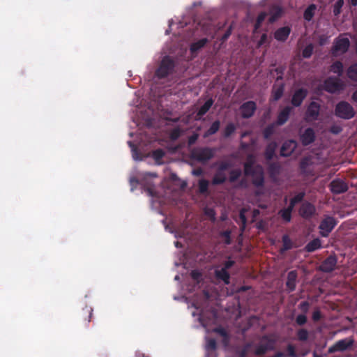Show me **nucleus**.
I'll return each mask as SVG.
<instances>
[{"instance_id": "f257e3e1", "label": "nucleus", "mask_w": 357, "mask_h": 357, "mask_svg": "<svg viewBox=\"0 0 357 357\" xmlns=\"http://www.w3.org/2000/svg\"><path fill=\"white\" fill-rule=\"evenodd\" d=\"M175 66L176 63L174 59L166 55L162 59L158 68L155 70V75L159 79L166 78L173 73Z\"/></svg>"}, {"instance_id": "f03ea898", "label": "nucleus", "mask_w": 357, "mask_h": 357, "mask_svg": "<svg viewBox=\"0 0 357 357\" xmlns=\"http://www.w3.org/2000/svg\"><path fill=\"white\" fill-rule=\"evenodd\" d=\"M215 149L209 147H195L190 151L192 159L199 162H206L213 158Z\"/></svg>"}, {"instance_id": "7ed1b4c3", "label": "nucleus", "mask_w": 357, "mask_h": 357, "mask_svg": "<svg viewBox=\"0 0 357 357\" xmlns=\"http://www.w3.org/2000/svg\"><path fill=\"white\" fill-rule=\"evenodd\" d=\"M355 114L353 107L346 101H340L335 106V114L339 118L351 119Z\"/></svg>"}, {"instance_id": "20e7f679", "label": "nucleus", "mask_w": 357, "mask_h": 357, "mask_svg": "<svg viewBox=\"0 0 357 357\" xmlns=\"http://www.w3.org/2000/svg\"><path fill=\"white\" fill-rule=\"evenodd\" d=\"M350 41L348 38L339 36L335 39L331 53L333 56H337L346 53L349 47Z\"/></svg>"}, {"instance_id": "39448f33", "label": "nucleus", "mask_w": 357, "mask_h": 357, "mask_svg": "<svg viewBox=\"0 0 357 357\" xmlns=\"http://www.w3.org/2000/svg\"><path fill=\"white\" fill-rule=\"evenodd\" d=\"M323 88L326 91L334 93L342 90L344 84L337 77H330L324 82Z\"/></svg>"}, {"instance_id": "423d86ee", "label": "nucleus", "mask_w": 357, "mask_h": 357, "mask_svg": "<svg viewBox=\"0 0 357 357\" xmlns=\"http://www.w3.org/2000/svg\"><path fill=\"white\" fill-rule=\"evenodd\" d=\"M274 349V341L268 337L267 335H264L261 338V342L255 346L254 354L256 356L264 355L268 351Z\"/></svg>"}, {"instance_id": "0eeeda50", "label": "nucleus", "mask_w": 357, "mask_h": 357, "mask_svg": "<svg viewBox=\"0 0 357 357\" xmlns=\"http://www.w3.org/2000/svg\"><path fill=\"white\" fill-rule=\"evenodd\" d=\"M336 225V221L334 218L327 216L321 220L319 228L320 234L323 237H327Z\"/></svg>"}, {"instance_id": "6e6552de", "label": "nucleus", "mask_w": 357, "mask_h": 357, "mask_svg": "<svg viewBox=\"0 0 357 357\" xmlns=\"http://www.w3.org/2000/svg\"><path fill=\"white\" fill-rule=\"evenodd\" d=\"M331 192L334 195H340L346 192L348 189L347 183L341 178L333 179L329 185Z\"/></svg>"}, {"instance_id": "1a4fd4ad", "label": "nucleus", "mask_w": 357, "mask_h": 357, "mask_svg": "<svg viewBox=\"0 0 357 357\" xmlns=\"http://www.w3.org/2000/svg\"><path fill=\"white\" fill-rule=\"evenodd\" d=\"M308 91L305 88H299L296 89L292 95L291 103L295 107H300L303 100L306 98Z\"/></svg>"}, {"instance_id": "9d476101", "label": "nucleus", "mask_w": 357, "mask_h": 357, "mask_svg": "<svg viewBox=\"0 0 357 357\" xmlns=\"http://www.w3.org/2000/svg\"><path fill=\"white\" fill-rule=\"evenodd\" d=\"M354 344L352 339H342L336 342L333 346L329 347L328 353L333 354L337 351H344L350 348Z\"/></svg>"}, {"instance_id": "9b49d317", "label": "nucleus", "mask_w": 357, "mask_h": 357, "mask_svg": "<svg viewBox=\"0 0 357 357\" xmlns=\"http://www.w3.org/2000/svg\"><path fill=\"white\" fill-rule=\"evenodd\" d=\"M320 112V105L314 101L311 102L306 110L305 120L313 121L318 119Z\"/></svg>"}, {"instance_id": "f8f14e48", "label": "nucleus", "mask_w": 357, "mask_h": 357, "mask_svg": "<svg viewBox=\"0 0 357 357\" xmlns=\"http://www.w3.org/2000/svg\"><path fill=\"white\" fill-rule=\"evenodd\" d=\"M257 109V105L252 100L243 103L240 107L241 116L244 119H249L253 116Z\"/></svg>"}, {"instance_id": "ddd939ff", "label": "nucleus", "mask_w": 357, "mask_h": 357, "mask_svg": "<svg viewBox=\"0 0 357 357\" xmlns=\"http://www.w3.org/2000/svg\"><path fill=\"white\" fill-rule=\"evenodd\" d=\"M337 259L335 255H330L319 266V270L324 273H331L335 270Z\"/></svg>"}, {"instance_id": "4468645a", "label": "nucleus", "mask_w": 357, "mask_h": 357, "mask_svg": "<svg viewBox=\"0 0 357 357\" xmlns=\"http://www.w3.org/2000/svg\"><path fill=\"white\" fill-rule=\"evenodd\" d=\"M256 160L255 157L252 154L248 155L246 158V161L245 162L244 167V174L245 176H249L250 174H254L256 171L259 170L257 169V165L254 167L255 164Z\"/></svg>"}, {"instance_id": "2eb2a0df", "label": "nucleus", "mask_w": 357, "mask_h": 357, "mask_svg": "<svg viewBox=\"0 0 357 357\" xmlns=\"http://www.w3.org/2000/svg\"><path fill=\"white\" fill-rule=\"evenodd\" d=\"M297 146V143L295 140L289 139L285 141L280 149V155L283 157H288L291 155Z\"/></svg>"}, {"instance_id": "dca6fc26", "label": "nucleus", "mask_w": 357, "mask_h": 357, "mask_svg": "<svg viewBox=\"0 0 357 357\" xmlns=\"http://www.w3.org/2000/svg\"><path fill=\"white\" fill-rule=\"evenodd\" d=\"M259 170L256 171L254 174H250L252 177V183L257 188H263L264 185V174L263 168L261 165H257Z\"/></svg>"}, {"instance_id": "f3484780", "label": "nucleus", "mask_w": 357, "mask_h": 357, "mask_svg": "<svg viewBox=\"0 0 357 357\" xmlns=\"http://www.w3.org/2000/svg\"><path fill=\"white\" fill-rule=\"evenodd\" d=\"M315 213V207L310 202H304L300 207L299 214L305 219L310 218Z\"/></svg>"}, {"instance_id": "a211bd4d", "label": "nucleus", "mask_w": 357, "mask_h": 357, "mask_svg": "<svg viewBox=\"0 0 357 357\" xmlns=\"http://www.w3.org/2000/svg\"><path fill=\"white\" fill-rule=\"evenodd\" d=\"M291 27L289 26L278 28L274 32V38L279 42H285L291 33Z\"/></svg>"}, {"instance_id": "6ab92c4d", "label": "nucleus", "mask_w": 357, "mask_h": 357, "mask_svg": "<svg viewBox=\"0 0 357 357\" xmlns=\"http://www.w3.org/2000/svg\"><path fill=\"white\" fill-rule=\"evenodd\" d=\"M301 141L303 146H307L315 140V133L312 128H308L301 135Z\"/></svg>"}, {"instance_id": "aec40b11", "label": "nucleus", "mask_w": 357, "mask_h": 357, "mask_svg": "<svg viewBox=\"0 0 357 357\" xmlns=\"http://www.w3.org/2000/svg\"><path fill=\"white\" fill-rule=\"evenodd\" d=\"M292 111V107L286 106L278 114L275 123L277 126L284 125L289 119V115Z\"/></svg>"}, {"instance_id": "412c9836", "label": "nucleus", "mask_w": 357, "mask_h": 357, "mask_svg": "<svg viewBox=\"0 0 357 357\" xmlns=\"http://www.w3.org/2000/svg\"><path fill=\"white\" fill-rule=\"evenodd\" d=\"M298 273L296 271H291L287 274L286 287L289 292L296 289Z\"/></svg>"}, {"instance_id": "4be33fe9", "label": "nucleus", "mask_w": 357, "mask_h": 357, "mask_svg": "<svg viewBox=\"0 0 357 357\" xmlns=\"http://www.w3.org/2000/svg\"><path fill=\"white\" fill-rule=\"evenodd\" d=\"M282 13L283 10L281 6L278 5H273L268 10V15H270L268 22L270 23L275 22L282 16Z\"/></svg>"}, {"instance_id": "5701e85b", "label": "nucleus", "mask_w": 357, "mask_h": 357, "mask_svg": "<svg viewBox=\"0 0 357 357\" xmlns=\"http://www.w3.org/2000/svg\"><path fill=\"white\" fill-rule=\"evenodd\" d=\"M267 170L270 178L275 180L280 173L281 166L277 162H272L268 164Z\"/></svg>"}, {"instance_id": "b1692460", "label": "nucleus", "mask_w": 357, "mask_h": 357, "mask_svg": "<svg viewBox=\"0 0 357 357\" xmlns=\"http://www.w3.org/2000/svg\"><path fill=\"white\" fill-rule=\"evenodd\" d=\"M277 148L278 144L275 142H271L267 144L264 151V156L266 160L269 161L273 158Z\"/></svg>"}, {"instance_id": "393cba45", "label": "nucleus", "mask_w": 357, "mask_h": 357, "mask_svg": "<svg viewBox=\"0 0 357 357\" xmlns=\"http://www.w3.org/2000/svg\"><path fill=\"white\" fill-rule=\"evenodd\" d=\"M215 275L218 280L222 281L225 284L230 283V275L229 272L223 268L216 269Z\"/></svg>"}, {"instance_id": "a878e982", "label": "nucleus", "mask_w": 357, "mask_h": 357, "mask_svg": "<svg viewBox=\"0 0 357 357\" xmlns=\"http://www.w3.org/2000/svg\"><path fill=\"white\" fill-rule=\"evenodd\" d=\"M208 41V40L206 38H204L192 43L190 47V52L192 54H197L202 48H203L206 45Z\"/></svg>"}, {"instance_id": "bb28decb", "label": "nucleus", "mask_w": 357, "mask_h": 357, "mask_svg": "<svg viewBox=\"0 0 357 357\" xmlns=\"http://www.w3.org/2000/svg\"><path fill=\"white\" fill-rule=\"evenodd\" d=\"M227 181V177L225 172L217 169L213 179L212 184L215 185L223 184Z\"/></svg>"}, {"instance_id": "cd10ccee", "label": "nucleus", "mask_w": 357, "mask_h": 357, "mask_svg": "<svg viewBox=\"0 0 357 357\" xmlns=\"http://www.w3.org/2000/svg\"><path fill=\"white\" fill-rule=\"evenodd\" d=\"M347 76L351 82L357 83V63L351 64L347 68Z\"/></svg>"}, {"instance_id": "c85d7f7f", "label": "nucleus", "mask_w": 357, "mask_h": 357, "mask_svg": "<svg viewBox=\"0 0 357 357\" xmlns=\"http://www.w3.org/2000/svg\"><path fill=\"white\" fill-rule=\"evenodd\" d=\"M317 6L315 4H310L307 7L303 13V18L305 20L310 22L312 20L315 14Z\"/></svg>"}, {"instance_id": "c756f323", "label": "nucleus", "mask_w": 357, "mask_h": 357, "mask_svg": "<svg viewBox=\"0 0 357 357\" xmlns=\"http://www.w3.org/2000/svg\"><path fill=\"white\" fill-rule=\"evenodd\" d=\"M321 246V241L319 238H314L310 241L306 245H305V250L308 252H312L319 248H320Z\"/></svg>"}, {"instance_id": "7c9ffc66", "label": "nucleus", "mask_w": 357, "mask_h": 357, "mask_svg": "<svg viewBox=\"0 0 357 357\" xmlns=\"http://www.w3.org/2000/svg\"><path fill=\"white\" fill-rule=\"evenodd\" d=\"M213 104V100L212 98H209L208 100H207L198 110L197 116L201 117L206 114L208 112L210 108L212 107Z\"/></svg>"}, {"instance_id": "2f4dec72", "label": "nucleus", "mask_w": 357, "mask_h": 357, "mask_svg": "<svg viewBox=\"0 0 357 357\" xmlns=\"http://www.w3.org/2000/svg\"><path fill=\"white\" fill-rule=\"evenodd\" d=\"M343 64L340 61H336L331 64L330 66L331 72L337 74L339 77L342 76L343 74Z\"/></svg>"}, {"instance_id": "473e14b6", "label": "nucleus", "mask_w": 357, "mask_h": 357, "mask_svg": "<svg viewBox=\"0 0 357 357\" xmlns=\"http://www.w3.org/2000/svg\"><path fill=\"white\" fill-rule=\"evenodd\" d=\"M220 122L219 120H216L210 126V128L204 132V137H208L211 135L215 134L220 129Z\"/></svg>"}, {"instance_id": "72a5a7b5", "label": "nucleus", "mask_w": 357, "mask_h": 357, "mask_svg": "<svg viewBox=\"0 0 357 357\" xmlns=\"http://www.w3.org/2000/svg\"><path fill=\"white\" fill-rule=\"evenodd\" d=\"M284 86L283 84H281L280 86L277 87H273L272 91V97L274 101H278L280 100L284 93Z\"/></svg>"}, {"instance_id": "f704fd0d", "label": "nucleus", "mask_w": 357, "mask_h": 357, "mask_svg": "<svg viewBox=\"0 0 357 357\" xmlns=\"http://www.w3.org/2000/svg\"><path fill=\"white\" fill-rule=\"evenodd\" d=\"M276 123H273L268 125L263 130V137L265 139H268L275 132Z\"/></svg>"}, {"instance_id": "c9c22d12", "label": "nucleus", "mask_w": 357, "mask_h": 357, "mask_svg": "<svg viewBox=\"0 0 357 357\" xmlns=\"http://www.w3.org/2000/svg\"><path fill=\"white\" fill-rule=\"evenodd\" d=\"M128 144L129 146L131 148L132 155L133 159L135 160H142V154H141L139 150L137 147V146L135 145L130 141H129L128 142Z\"/></svg>"}, {"instance_id": "e433bc0d", "label": "nucleus", "mask_w": 357, "mask_h": 357, "mask_svg": "<svg viewBox=\"0 0 357 357\" xmlns=\"http://www.w3.org/2000/svg\"><path fill=\"white\" fill-rule=\"evenodd\" d=\"M282 248H281V252H284L292 248L293 244L292 241L289 237L288 235H284L282 236Z\"/></svg>"}, {"instance_id": "4c0bfd02", "label": "nucleus", "mask_w": 357, "mask_h": 357, "mask_svg": "<svg viewBox=\"0 0 357 357\" xmlns=\"http://www.w3.org/2000/svg\"><path fill=\"white\" fill-rule=\"evenodd\" d=\"M242 172L240 169H234L229 172V181L230 183L236 182L241 176Z\"/></svg>"}, {"instance_id": "58836bf2", "label": "nucleus", "mask_w": 357, "mask_h": 357, "mask_svg": "<svg viewBox=\"0 0 357 357\" xmlns=\"http://www.w3.org/2000/svg\"><path fill=\"white\" fill-rule=\"evenodd\" d=\"M344 3V0H337L334 3L333 8V13L335 17H337L341 13Z\"/></svg>"}, {"instance_id": "ea45409f", "label": "nucleus", "mask_w": 357, "mask_h": 357, "mask_svg": "<svg viewBox=\"0 0 357 357\" xmlns=\"http://www.w3.org/2000/svg\"><path fill=\"white\" fill-rule=\"evenodd\" d=\"M236 128L233 123H229L224 129L223 136L226 138L230 137L235 132Z\"/></svg>"}, {"instance_id": "a19ab883", "label": "nucleus", "mask_w": 357, "mask_h": 357, "mask_svg": "<svg viewBox=\"0 0 357 357\" xmlns=\"http://www.w3.org/2000/svg\"><path fill=\"white\" fill-rule=\"evenodd\" d=\"M278 214L285 222H289L291 220V213L285 208L280 210Z\"/></svg>"}, {"instance_id": "79ce46f5", "label": "nucleus", "mask_w": 357, "mask_h": 357, "mask_svg": "<svg viewBox=\"0 0 357 357\" xmlns=\"http://www.w3.org/2000/svg\"><path fill=\"white\" fill-rule=\"evenodd\" d=\"M297 337L300 341H306L308 339V331L305 328H301L297 331Z\"/></svg>"}, {"instance_id": "37998d69", "label": "nucleus", "mask_w": 357, "mask_h": 357, "mask_svg": "<svg viewBox=\"0 0 357 357\" xmlns=\"http://www.w3.org/2000/svg\"><path fill=\"white\" fill-rule=\"evenodd\" d=\"M266 15H267V13L266 12H261L258 15V16L257 17L256 22L255 24V30H257V29H259L261 26V24L266 19Z\"/></svg>"}, {"instance_id": "c03bdc74", "label": "nucleus", "mask_w": 357, "mask_h": 357, "mask_svg": "<svg viewBox=\"0 0 357 357\" xmlns=\"http://www.w3.org/2000/svg\"><path fill=\"white\" fill-rule=\"evenodd\" d=\"M198 187L201 193H206L208 189V181L204 178L199 180Z\"/></svg>"}, {"instance_id": "a18cd8bd", "label": "nucleus", "mask_w": 357, "mask_h": 357, "mask_svg": "<svg viewBox=\"0 0 357 357\" xmlns=\"http://www.w3.org/2000/svg\"><path fill=\"white\" fill-rule=\"evenodd\" d=\"M92 312L93 310L89 307H86L82 310V317L84 319V321L90 322L92 317Z\"/></svg>"}, {"instance_id": "49530a36", "label": "nucleus", "mask_w": 357, "mask_h": 357, "mask_svg": "<svg viewBox=\"0 0 357 357\" xmlns=\"http://www.w3.org/2000/svg\"><path fill=\"white\" fill-rule=\"evenodd\" d=\"M313 50H314V47H313V45L312 44H309L307 45L303 50V52H302V55L304 58H306V59H308L310 58L312 54V52H313Z\"/></svg>"}, {"instance_id": "de8ad7c7", "label": "nucleus", "mask_w": 357, "mask_h": 357, "mask_svg": "<svg viewBox=\"0 0 357 357\" xmlns=\"http://www.w3.org/2000/svg\"><path fill=\"white\" fill-rule=\"evenodd\" d=\"M220 236L223 238L224 243L227 245H230L231 243V231L225 230L220 233Z\"/></svg>"}, {"instance_id": "09e8293b", "label": "nucleus", "mask_w": 357, "mask_h": 357, "mask_svg": "<svg viewBox=\"0 0 357 357\" xmlns=\"http://www.w3.org/2000/svg\"><path fill=\"white\" fill-rule=\"evenodd\" d=\"M271 38H269L268 37L267 33H263L261 36V38H260L259 40L257 43V46L258 47H261V46H262L264 45H268L270 44V43H271Z\"/></svg>"}, {"instance_id": "8fccbe9b", "label": "nucleus", "mask_w": 357, "mask_h": 357, "mask_svg": "<svg viewBox=\"0 0 357 357\" xmlns=\"http://www.w3.org/2000/svg\"><path fill=\"white\" fill-rule=\"evenodd\" d=\"M181 135V130L180 128L177 127V128L172 129L170 131L169 137H170L171 139L176 140L177 139H178L180 137Z\"/></svg>"}, {"instance_id": "3c124183", "label": "nucleus", "mask_w": 357, "mask_h": 357, "mask_svg": "<svg viewBox=\"0 0 357 357\" xmlns=\"http://www.w3.org/2000/svg\"><path fill=\"white\" fill-rule=\"evenodd\" d=\"M305 195V194L304 192H298L296 195L290 199V202L293 203L296 206V204L303 201Z\"/></svg>"}, {"instance_id": "603ef678", "label": "nucleus", "mask_w": 357, "mask_h": 357, "mask_svg": "<svg viewBox=\"0 0 357 357\" xmlns=\"http://www.w3.org/2000/svg\"><path fill=\"white\" fill-rule=\"evenodd\" d=\"M307 317L305 314H298L296 318V323L298 326H303L307 322Z\"/></svg>"}, {"instance_id": "864d4df0", "label": "nucleus", "mask_w": 357, "mask_h": 357, "mask_svg": "<svg viewBox=\"0 0 357 357\" xmlns=\"http://www.w3.org/2000/svg\"><path fill=\"white\" fill-rule=\"evenodd\" d=\"M287 354H286V356L298 357L296 352L295 347L293 344H289L287 345Z\"/></svg>"}, {"instance_id": "5fc2aeb1", "label": "nucleus", "mask_w": 357, "mask_h": 357, "mask_svg": "<svg viewBox=\"0 0 357 357\" xmlns=\"http://www.w3.org/2000/svg\"><path fill=\"white\" fill-rule=\"evenodd\" d=\"M298 308L301 310V311L303 312V314H306L310 309V303L307 301H303L301 302L299 305Z\"/></svg>"}, {"instance_id": "6e6d98bb", "label": "nucleus", "mask_w": 357, "mask_h": 357, "mask_svg": "<svg viewBox=\"0 0 357 357\" xmlns=\"http://www.w3.org/2000/svg\"><path fill=\"white\" fill-rule=\"evenodd\" d=\"M231 167V164L229 162H221L218 167V170L225 172L229 169Z\"/></svg>"}, {"instance_id": "4d7b16f0", "label": "nucleus", "mask_w": 357, "mask_h": 357, "mask_svg": "<svg viewBox=\"0 0 357 357\" xmlns=\"http://www.w3.org/2000/svg\"><path fill=\"white\" fill-rule=\"evenodd\" d=\"M217 347L216 342L214 339H210L207 341L206 348L208 351H213L215 350Z\"/></svg>"}, {"instance_id": "13d9d810", "label": "nucleus", "mask_w": 357, "mask_h": 357, "mask_svg": "<svg viewBox=\"0 0 357 357\" xmlns=\"http://www.w3.org/2000/svg\"><path fill=\"white\" fill-rule=\"evenodd\" d=\"M164 155L165 152L163 151V150L160 149H156L153 152V156L157 160L162 159L164 157Z\"/></svg>"}, {"instance_id": "bf43d9fd", "label": "nucleus", "mask_w": 357, "mask_h": 357, "mask_svg": "<svg viewBox=\"0 0 357 357\" xmlns=\"http://www.w3.org/2000/svg\"><path fill=\"white\" fill-rule=\"evenodd\" d=\"M198 138H199V135L196 132H195L192 135H190L188 137V146H192L194 144H195V142H197Z\"/></svg>"}, {"instance_id": "052dcab7", "label": "nucleus", "mask_w": 357, "mask_h": 357, "mask_svg": "<svg viewBox=\"0 0 357 357\" xmlns=\"http://www.w3.org/2000/svg\"><path fill=\"white\" fill-rule=\"evenodd\" d=\"M235 264V261L234 260H227L223 263V266L222 268L228 271L229 268H231Z\"/></svg>"}, {"instance_id": "680f3d73", "label": "nucleus", "mask_w": 357, "mask_h": 357, "mask_svg": "<svg viewBox=\"0 0 357 357\" xmlns=\"http://www.w3.org/2000/svg\"><path fill=\"white\" fill-rule=\"evenodd\" d=\"M312 318L314 321H318L321 318V312L319 310H314L312 313Z\"/></svg>"}, {"instance_id": "e2e57ef3", "label": "nucleus", "mask_w": 357, "mask_h": 357, "mask_svg": "<svg viewBox=\"0 0 357 357\" xmlns=\"http://www.w3.org/2000/svg\"><path fill=\"white\" fill-rule=\"evenodd\" d=\"M308 165V160L307 158L301 160L300 162V169L302 172H304Z\"/></svg>"}, {"instance_id": "0e129e2a", "label": "nucleus", "mask_w": 357, "mask_h": 357, "mask_svg": "<svg viewBox=\"0 0 357 357\" xmlns=\"http://www.w3.org/2000/svg\"><path fill=\"white\" fill-rule=\"evenodd\" d=\"M205 213L207 216H208L211 219H215V213L213 209H206Z\"/></svg>"}, {"instance_id": "69168bd1", "label": "nucleus", "mask_w": 357, "mask_h": 357, "mask_svg": "<svg viewBox=\"0 0 357 357\" xmlns=\"http://www.w3.org/2000/svg\"><path fill=\"white\" fill-rule=\"evenodd\" d=\"M231 33V29H229L228 30L226 31V32L222 35V38H221V40L222 42L224 41H226L229 37L230 36Z\"/></svg>"}, {"instance_id": "338daca9", "label": "nucleus", "mask_w": 357, "mask_h": 357, "mask_svg": "<svg viewBox=\"0 0 357 357\" xmlns=\"http://www.w3.org/2000/svg\"><path fill=\"white\" fill-rule=\"evenodd\" d=\"M192 174L196 176H200L203 174V170L200 167L196 168L192 170Z\"/></svg>"}, {"instance_id": "774afa93", "label": "nucleus", "mask_w": 357, "mask_h": 357, "mask_svg": "<svg viewBox=\"0 0 357 357\" xmlns=\"http://www.w3.org/2000/svg\"><path fill=\"white\" fill-rule=\"evenodd\" d=\"M273 357H286V354L283 352H281V351H278L277 353H275Z\"/></svg>"}]
</instances>
